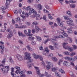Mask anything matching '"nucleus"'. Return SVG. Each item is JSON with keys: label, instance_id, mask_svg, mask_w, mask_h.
<instances>
[{"label": "nucleus", "instance_id": "obj_22", "mask_svg": "<svg viewBox=\"0 0 77 77\" xmlns=\"http://www.w3.org/2000/svg\"><path fill=\"white\" fill-rule=\"evenodd\" d=\"M59 72H61V73H62V74H65V71H64V70H63L62 69H60L59 70Z\"/></svg>", "mask_w": 77, "mask_h": 77}, {"label": "nucleus", "instance_id": "obj_25", "mask_svg": "<svg viewBox=\"0 0 77 77\" xmlns=\"http://www.w3.org/2000/svg\"><path fill=\"white\" fill-rule=\"evenodd\" d=\"M16 22H18V21H19V22H21V19L20 17H17L15 19Z\"/></svg>", "mask_w": 77, "mask_h": 77}, {"label": "nucleus", "instance_id": "obj_19", "mask_svg": "<svg viewBox=\"0 0 77 77\" xmlns=\"http://www.w3.org/2000/svg\"><path fill=\"white\" fill-rule=\"evenodd\" d=\"M17 58L19 60H23L22 57L19 55H17Z\"/></svg>", "mask_w": 77, "mask_h": 77}, {"label": "nucleus", "instance_id": "obj_23", "mask_svg": "<svg viewBox=\"0 0 77 77\" xmlns=\"http://www.w3.org/2000/svg\"><path fill=\"white\" fill-rule=\"evenodd\" d=\"M35 38L32 36H29L28 37L29 40V41H33L34 40Z\"/></svg>", "mask_w": 77, "mask_h": 77}, {"label": "nucleus", "instance_id": "obj_28", "mask_svg": "<svg viewBox=\"0 0 77 77\" xmlns=\"http://www.w3.org/2000/svg\"><path fill=\"white\" fill-rule=\"evenodd\" d=\"M45 75L46 77H51V75H48V72H46L45 73Z\"/></svg>", "mask_w": 77, "mask_h": 77}, {"label": "nucleus", "instance_id": "obj_60", "mask_svg": "<svg viewBox=\"0 0 77 77\" xmlns=\"http://www.w3.org/2000/svg\"><path fill=\"white\" fill-rule=\"evenodd\" d=\"M73 46V48H74V49H76L77 48V47L75 45H72Z\"/></svg>", "mask_w": 77, "mask_h": 77}, {"label": "nucleus", "instance_id": "obj_30", "mask_svg": "<svg viewBox=\"0 0 77 77\" xmlns=\"http://www.w3.org/2000/svg\"><path fill=\"white\" fill-rule=\"evenodd\" d=\"M12 34H8V35H7V38H8L9 39H10V38H11V37L12 36Z\"/></svg>", "mask_w": 77, "mask_h": 77}, {"label": "nucleus", "instance_id": "obj_39", "mask_svg": "<svg viewBox=\"0 0 77 77\" xmlns=\"http://www.w3.org/2000/svg\"><path fill=\"white\" fill-rule=\"evenodd\" d=\"M67 40L69 41L70 42H72V38L69 37H68L67 39Z\"/></svg>", "mask_w": 77, "mask_h": 77}, {"label": "nucleus", "instance_id": "obj_17", "mask_svg": "<svg viewBox=\"0 0 77 77\" xmlns=\"http://www.w3.org/2000/svg\"><path fill=\"white\" fill-rule=\"evenodd\" d=\"M5 48V47L4 45H0V49H2V50L1 51V54H3V51H4V49Z\"/></svg>", "mask_w": 77, "mask_h": 77}, {"label": "nucleus", "instance_id": "obj_45", "mask_svg": "<svg viewBox=\"0 0 77 77\" xmlns=\"http://www.w3.org/2000/svg\"><path fill=\"white\" fill-rule=\"evenodd\" d=\"M69 74L71 76H74V75H73V72H70L69 73Z\"/></svg>", "mask_w": 77, "mask_h": 77}, {"label": "nucleus", "instance_id": "obj_58", "mask_svg": "<svg viewBox=\"0 0 77 77\" xmlns=\"http://www.w3.org/2000/svg\"><path fill=\"white\" fill-rule=\"evenodd\" d=\"M53 57V54H49V55H48V57Z\"/></svg>", "mask_w": 77, "mask_h": 77}, {"label": "nucleus", "instance_id": "obj_7", "mask_svg": "<svg viewBox=\"0 0 77 77\" xmlns=\"http://www.w3.org/2000/svg\"><path fill=\"white\" fill-rule=\"evenodd\" d=\"M46 63L47 64V66H46V69H50L51 67H53V63L50 62H47Z\"/></svg>", "mask_w": 77, "mask_h": 77}, {"label": "nucleus", "instance_id": "obj_4", "mask_svg": "<svg viewBox=\"0 0 77 77\" xmlns=\"http://www.w3.org/2000/svg\"><path fill=\"white\" fill-rule=\"evenodd\" d=\"M63 17L66 20H68V21L66 22V23L68 26H74V24L71 23L73 22V21L72 20L70 19L68 20V19H69V17L68 16H64Z\"/></svg>", "mask_w": 77, "mask_h": 77}, {"label": "nucleus", "instance_id": "obj_21", "mask_svg": "<svg viewBox=\"0 0 77 77\" xmlns=\"http://www.w3.org/2000/svg\"><path fill=\"white\" fill-rule=\"evenodd\" d=\"M60 30H62V31H63V32L62 33V34L63 35H64V36H65V37H67L68 35L67 34H66V33L64 32L65 31H64V30H61V29H60Z\"/></svg>", "mask_w": 77, "mask_h": 77}, {"label": "nucleus", "instance_id": "obj_33", "mask_svg": "<svg viewBox=\"0 0 77 77\" xmlns=\"http://www.w3.org/2000/svg\"><path fill=\"white\" fill-rule=\"evenodd\" d=\"M63 53H64L65 55H67V56L69 55V52H68V51L64 52Z\"/></svg>", "mask_w": 77, "mask_h": 77}, {"label": "nucleus", "instance_id": "obj_11", "mask_svg": "<svg viewBox=\"0 0 77 77\" xmlns=\"http://www.w3.org/2000/svg\"><path fill=\"white\" fill-rule=\"evenodd\" d=\"M34 57V58H35V59H38L39 58L40 60H43V58L42 57V56H39L38 55H37L36 56H35V57Z\"/></svg>", "mask_w": 77, "mask_h": 77}, {"label": "nucleus", "instance_id": "obj_32", "mask_svg": "<svg viewBox=\"0 0 77 77\" xmlns=\"http://www.w3.org/2000/svg\"><path fill=\"white\" fill-rule=\"evenodd\" d=\"M5 68L7 69V72H8V71H9V66H5Z\"/></svg>", "mask_w": 77, "mask_h": 77}, {"label": "nucleus", "instance_id": "obj_46", "mask_svg": "<svg viewBox=\"0 0 77 77\" xmlns=\"http://www.w3.org/2000/svg\"><path fill=\"white\" fill-rule=\"evenodd\" d=\"M31 44L32 45H35L36 43L35 41H32L31 42Z\"/></svg>", "mask_w": 77, "mask_h": 77}, {"label": "nucleus", "instance_id": "obj_55", "mask_svg": "<svg viewBox=\"0 0 77 77\" xmlns=\"http://www.w3.org/2000/svg\"><path fill=\"white\" fill-rule=\"evenodd\" d=\"M5 62H6V59H3L2 61V63H5Z\"/></svg>", "mask_w": 77, "mask_h": 77}, {"label": "nucleus", "instance_id": "obj_13", "mask_svg": "<svg viewBox=\"0 0 77 77\" xmlns=\"http://www.w3.org/2000/svg\"><path fill=\"white\" fill-rule=\"evenodd\" d=\"M64 66H70V63H68L67 61H65L63 63Z\"/></svg>", "mask_w": 77, "mask_h": 77}, {"label": "nucleus", "instance_id": "obj_31", "mask_svg": "<svg viewBox=\"0 0 77 77\" xmlns=\"http://www.w3.org/2000/svg\"><path fill=\"white\" fill-rule=\"evenodd\" d=\"M26 47L27 48L29 51H32V49L30 47H29V46H27Z\"/></svg>", "mask_w": 77, "mask_h": 77}, {"label": "nucleus", "instance_id": "obj_56", "mask_svg": "<svg viewBox=\"0 0 77 77\" xmlns=\"http://www.w3.org/2000/svg\"><path fill=\"white\" fill-rule=\"evenodd\" d=\"M45 8H46V9H50V7H49V6H48V5H46L45 6Z\"/></svg>", "mask_w": 77, "mask_h": 77}, {"label": "nucleus", "instance_id": "obj_2", "mask_svg": "<svg viewBox=\"0 0 77 77\" xmlns=\"http://www.w3.org/2000/svg\"><path fill=\"white\" fill-rule=\"evenodd\" d=\"M25 55L24 57V59L25 60H28V61L29 62H27V63L29 62L30 63L32 62H33V59H31V57L30 56V53L26 52L25 53Z\"/></svg>", "mask_w": 77, "mask_h": 77}, {"label": "nucleus", "instance_id": "obj_9", "mask_svg": "<svg viewBox=\"0 0 77 77\" xmlns=\"http://www.w3.org/2000/svg\"><path fill=\"white\" fill-rule=\"evenodd\" d=\"M65 60H72V61H75V59L74 58H72V57H64Z\"/></svg>", "mask_w": 77, "mask_h": 77}, {"label": "nucleus", "instance_id": "obj_37", "mask_svg": "<svg viewBox=\"0 0 77 77\" xmlns=\"http://www.w3.org/2000/svg\"><path fill=\"white\" fill-rule=\"evenodd\" d=\"M36 37L38 41H41V37L38 36H36Z\"/></svg>", "mask_w": 77, "mask_h": 77}, {"label": "nucleus", "instance_id": "obj_16", "mask_svg": "<svg viewBox=\"0 0 77 77\" xmlns=\"http://www.w3.org/2000/svg\"><path fill=\"white\" fill-rule=\"evenodd\" d=\"M24 34H25V35H26L27 36H33V34H29L28 33V32L26 30H24Z\"/></svg>", "mask_w": 77, "mask_h": 77}, {"label": "nucleus", "instance_id": "obj_20", "mask_svg": "<svg viewBox=\"0 0 77 77\" xmlns=\"http://www.w3.org/2000/svg\"><path fill=\"white\" fill-rule=\"evenodd\" d=\"M72 27H71L70 28L68 29H67V32L69 33H72V30L71 29H72Z\"/></svg>", "mask_w": 77, "mask_h": 77}, {"label": "nucleus", "instance_id": "obj_43", "mask_svg": "<svg viewBox=\"0 0 77 77\" xmlns=\"http://www.w3.org/2000/svg\"><path fill=\"white\" fill-rule=\"evenodd\" d=\"M48 15L49 19H50V20H52V19H53V17H52L51 16V15H50V14H48Z\"/></svg>", "mask_w": 77, "mask_h": 77}, {"label": "nucleus", "instance_id": "obj_15", "mask_svg": "<svg viewBox=\"0 0 77 77\" xmlns=\"http://www.w3.org/2000/svg\"><path fill=\"white\" fill-rule=\"evenodd\" d=\"M34 67L36 70V74L38 75H40V70L39 69V68L35 66H34Z\"/></svg>", "mask_w": 77, "mask_h": 77}, {"label": "nucleus", "instance_id": "obj_38", "mask_svg": "<svg viewBox=\"0 0 77 77\" xmlns=\"http://www.w3.org/2000/svg\"><path fill=\"white\" fill-rule=\"evenodd\" d=\"M66 13L67 14L69 15H70V16H71V13L70 12V11H68L66 12Z\"/></svg>", "mask_w": 77, "mask_h": 77}, {"label": "nucleus", "instance_id": "obj_10", "mask_svg": "<svg viewBox=\"0 0 77 77\" xmlns=\"http://www.w3.org/2000/svg\"><path fill=\"white\" fill-rule=\"evenodd\" d=\"M63 38V35H60L59 36H55L54 37V39H53L52 38H51V39H52V40H53V41H56V39H57L58 38Z\"/></svg>", "mask_w": 77, "mask_h": 77}, {"label": "nucleus", "instance_id": "obj_14", "mask_svg": "<svg viewBox=\"0 0 77 77\" xmlns=\"http://www.w3.org/2000/svg\"><path fill=\"white\" fill-rule=\"evenodd\" d=\"M11 74L12 75V76L13 77H16V74L14 73L13 74V72L14 71V69L13 68H11Z\"/></svg>", "mask_w": 77, "mask_h": 77}, {"label": "nucleus", "instance_id": "obj_61", "mask_svg": "<svg viewBox=\"0 0 77 77\" xmlns=\"http://www.w3.org/2000/svg\"><path fill=\"white\" fill-rule=\"evenodd\" d=\"M43 18L44 20H46V15H44L43 17Z\"/></svg>", "mask_w": 77, "mask_h": 77}, {"label": "nucleus", "instance_id": "obj_6", "mask_svg": "<svg viewBox=\"0 0 77 77\" xmlns=\"http://www.w3.org/2000/svg\"><path fill=\"white\" fill-rule=\"evenodd\" d=\"M68 44V43H63V46L65 49L69 50L70 52H72V48H70L69 46H66V45Z\"/></svg>", "mask_w": 77, "mask_h": 77}, {"label": "nucleus", "instance_id": "obj_47", "mask_svg": "<svg viewBox=\"0 0 77 77\" xmlns=\"http://www.w3.org/2000/svg\"><path fill=\"white\" fill-rule=\"evenodd\" d=\"M26 25H27V26H30V22H26Z\"/></svg>", "mask_w": 77, "mask_h": 77}, {"label": "nucleus", "instance_id": "obj_51", "mask_svg": "<svg viewBox=\"0 0 77 77\" xmlns=\"http://www.w3.org/2000/svg\"><path fill=\"white\" fill-rule=\"evenodd\" d=\"M50 41V39L49 38H48L47 40H46L45 41V42H44L45 44H46L48 41Z\"/></svg>", "mask_w": 77, "mask_h": 77}, {"label": "nucleus", "instance_id": "obj_44", "mask_svg": "<svg viewBox=\"0 0 77 77\" xmlns=\"http://www.w3.org/2000/svg\"><path fill=\"white\" fill-rule=\"evenodd\" d=\"M69 2L71 3H74L76 2V1H74L72 0H69Z\"/></svg>", "mask_w": 77, "mask_h": 77}, {"label": "nucleus", "instance_id": "obj_34", "mask_svg": "<svg viewBox=\"0 0 77 77\" xmlns=\"http://www.w3.org/2000/svg\"><path fill=\"white\" fill-rule=\"evenodd\" d=\"M9 60L10 62H11V63H14V61L13 60H12V58L11 57H10Z\"/></svg>", "mask_w": 77, "mask_h": 77}, {"label": "nucleus", "instance_id": "obj_1", "mask_svg": "<svg viewBox=\"0 0 77 77\" xmlns=\"http://www.w3.org/2000/svg\"><path fill=\"white\" fill-rule=\"evenodd\" d=\"M23 9H25L26 11H29V15H31L32 13L33 14V18H35L36 17V20H38L39 17H40V15L39 14H37V13L35 11H34V9L32 8H30V6H28L26 8V7H24L23 8Z\"/></svg>", "mask_w": 77, "mask_h": 77}, {"label": "nucleus", "instance_id": "obj_26", "mask_svg": "<svg viewBox=\"0 0 77 77\" xmlns=\"http://www.w3.org/2000/svg\"><path fill=\"white\" fill-rule=\"evenodd\" d=\"M45 51H46L47 53H49V51H50V50H48V47H46L45 48V51H44V52H45Z\"/></svg>", "mask_w": 77, "mask_h": 77}, {"label": "nucleus", "instance_id": "obj_63", "mask_svg": "<svg viewBox=\"0 0 77 77\" xmlns=\"http://www.w3.org/2000/svg\"><path fill=\"white\" fill-rule=\"evenodd\" d=\"M25 15L26 17H29V14H28V13H26L25 14Z\"/></svg>", "mask_w": 77, "mask_h": 77}, {"label": "nucleus", "instance_id": "obj_18", "mask_svg": "<svg viewBox=\"0 0 77 77\" xmlns=\"http://www.w3.org/2000/svg\"><path fill=\"white\" fill-rule=\"evenodd\" d=\"M18 34L19 36H22L23 38H24V37H26V35H25L23 34L22 33V32H20L19 31H18Z\"/></svg>", "mask_w": 77, "mask_h": 77}, {"label": "nucleus", "instance_id": "obj_35", "mask_svg": "<svg viewBox=\"0 0 77 77\" xmlns=\"http://www.w3.org/2000/svg\"><path fill=\"white\" fill-rule=\"evenodd\" d=\"M22 28H23V29H26L27 28V26L26 25H22L20 26V29H22Z\"/></svg>", "mask_w": 77, "mask_h": 77}, {"label": "nucleus", "instance_id": "obj_41", "mask_svg": "<svg viewBox=\"0 0 77 77\" xmlns=\"http://www.w3.org/2000/svg\"><path fill=\"white\" fill-rule=\"evenodd\" d=\"M70 56H73L75 55V52H73L69 54Z\"/></svg>", "mask_w": 77, "mask_h": 77}, {"label": "nucleus", "instance_id": "obj_42", "mask_svg": "<svg viewBox=\"0 0 77 77\" xmlns=\"http://www.w3.org/2000/svg\"><path fill=\"white\" fill-rule=\"evenodd\" d=\"M49 48L51 49V50H54V48H53V46H52L51 45H50L49 46Z\"/></svg>", "mask_w": 77, "mask_h": 77}, {"label": "nucleus", "instance_id": "obj_24", "mask_svg": "<svg viewBox=\"0 0 77 77\" xmlns=\"http://www.w3.org/2000/svg\"><path fill=\"white\" fill-rule=\"evenodd\" d=\"M1 70L4 73H5V72H7V71H6V70L5 68H1Z\"/></svg>", "mask_w": 77, "mask_h": 77}, {"label": "nucleus", "instance_id": "obj_8", "mask_svg": "<svg viewBox=\"0 0 77 77\" xmlns=\"http://www.w3.org/2000/svg\"><path fill=\"white\" fill-rule=\"evenodd\" d=\"M32 24L33 25V26H34V25H35V28L36 29V33H38L39 30V27L38 26H37L36 25L38 24V23H37V22H34L32 23Z\"/></svg>", "mask_w": 77, "mask_h": 77}, {"label": "nucleus", "instance_id": "obj_27", "mask_svg": "<svg viewBox=\"0 0 77 77\" xmlns=\"http://www.w3.org/2000/svg\"><path fill=\"white\" fill-rule=\"evenodd\" d=\"M38 8H39V10H41L42 9L41 5L39 4L38 5Z\"/></svg>", "mask_w": 77, "mask_h": 77}, {"label": "nucleus", "instance_id": "obj_49", "mask_svg": "<svg viewBox=\"0 0 77 77\" xmlns=\"http://www.w3.org/2000/svg\"><path fill=\"white\" fill-rule=\"evenodd\" d=\"M52 71H54V72L55 71H56V69L55 68H53L51 69Z\"/></svg>", "mask_w": 77, "mask_h": 77}, {"label": "nucleus", "instance_id": "obj_62", "mask_svg": "<svg viewBox=\"0 0 77 77\" xmlns=\"http://www.w3.org/2000/svg\"><path fill=\"white\" fill-rule=\"evenodd\" d=\"M12 21L13 24H15V20H14V19H12Z\"/></svg>", "mask_w": 77, "mask_h": 77}, {"label": "nucleus", "instance_id": "obj_54", "mask_svg": "<svg viewBox=\"0 0 77 77\" xmlns=\"http://www.w3.org/2000/svg\"><path fill=\"white\" fill-rule=\"evenodd\" d=\"M27 73L28 74H32V72L31 71H28L27 72Z\"/></svg>", "mask_w": 77, "mask_h": 77}, {"label": "nucleus", "instance_id": "obj_3", "mask_svg": "<svg viewBox=\"0 0 77 77\" xmlns=\"http://www.w3.org/2000/svg\"><path fill=\"white\" fill-rule=\"evenodd\" d=\"M11 1L9 0H6V2L5 3V7H2V13H5V9H8L9 8V5L10 4Z\"/></svg>", "mask_w": 77, "mask_h": 77}, {"label": "nucleus", "instance_id": "obj_29", "mask_svg": "<svg viewBox=\"0 0 77 77\" xmlns=\"http://www.w3.org/2000/svg\"><path fill=\"white\" fill-rule=\"evenodd\" d=\"M55 74L56 75H57V76L59 77H61V75H60L58 72H55Z\"/></svg>", "mask_w": 77, "mask_h": 77}, {"label": "nucleus", "instance_id": "obj_52", "mask_svg": "<svg viewBox=\"0 0 77 77\" xmlns=\"http://www.w3.org/2000/svg\"><path fill=\"white\" fill-rule=\"evenodd\" d=\"M32 33H35V32H36V30L35 29H33L32 30Z\"/></svg>", "mask_w": 77, "mask_h": 77}, {"label": "nucleus", "instance_id": "obj_50", "mask_svg": "<svg viewBox=\"0 0 77 77\" xmlns=\"http://www.w3.org/2000/svg\"><path fill=\"white\" fill-rule=\"evenodd\" d=\"M15 26L16 28H19V29H20V26H19L18 24L15 25Z\"/></svg>", "mask_w": 77, "mask_h": 77}, {"label": "nucleus", "instance_id": "obj_57", "mask_svg": "<svg viewBox=\"0 0 77 77\" xmlns=\"http://www.w3.org/2000/svg\"><path fill=\"white\" fill-rule=\"evenodd\" d=\"M70 63V65H72V66H74V63L72 62H71Z\"/></svg>", "mask_w": 77, "mask_h": 77}, {"label": "nucleus", "instance_id": "obj_40", "mask_svg": "<svg viewBox=\"0 0 77 77\" xmlns=\"http://www.w3.org/2000/svg\"><path fill=\"white\" fill-rule=\"evenodd\" d=\"M70 8H75V4L70 5Z\"/></svg>", "mask_w": 77, "mask_h": 77}, {"label": "nucleus", "instance_id": "obj_5", "mask_svg": "<svg viewBox=\"0 0 77 77\" xmlns=\"http://www.w3.org/2000/svg\"><path fill=\"white\" fill-rule=\"evenodd\" d=\"M16 69H17L15 72L16 74H18L19 72L20 75V77H25L26 76V75L25 74H23V71H21L20 72V67L16 66L15 67Z\"/></svg>", "mask_w": 77, "mask_h": 77}, {"label": "nucleus", "instance_id": "obj_12", "mask_svg": "<svg viewBox=\"0 0 77 77\" xmlns=\"http://www.w3.org/2000/svg\"><path fill=\"white\" fill-rule=\"evenodd\" d=\"M57 21L58 22V23L59 26H61V27H62L63 26V23L62 22H60V19L59 18H57Z\"/></svg>", "mask_w": 77, "mask_h": 77}, {"label": "nucleus", "instance_id": "obj_53", "mask_svg": "<svg viewBox=\"0 0 77 77\" xmlns=\"http://www.w3.org/2000/svg\"><path fill=\"white\" fill-rule=\"evenodd\" d=\"M14 14H18V11L17 10H15L14 11Z\"/></svg>", "mask_w": 77, "mask_h": 77}, {"label": "nucleus", "instance_id": "obj_36", "mask_svg": "<svg viewBox=\"0 0 77 77\" xmlns=\"http://www.w3.org/2000/svg\"><path fill=\"white\" fill-rule=\"evenodd\" d=\"M52 59L54 62H57V59L55 57H52Z\"/></svg>", "mask_w": 77, "mask_h": 77}, {"label": "nucleus", "instance_id": "obj_48", "mask_svg": "<svg viewBox=\"0 0 77 77\" xmlns=\"http://www.w3.org/2000/svg\"><path fill=\"white\" fill-rule=\"evenodd\" d=\"M43 11L45 13H47H47H49V12L48 11L45 10V9H44L43 10Z\"/></svg>", "mask_w": 77, "mask_h": 77}, {"label": "nucleus", "instance_id": "obj_59", "mask_svg": "<svg viewBox=\"0 0 77 77\" xmlns=\"http://www.w3.org/2000/svg\"><path fill=\"white\" fill-rule=\"evenodd\" d=\"M7 32H11V29H8L7 30Z\"/></svg>", "mask_w": 77, "mask_h": 77}, {"label": "nucleus", "instance_id": "obj_64", "mask_svg": "<svg viewBox=\"0 0 77 77\" xmlns=\"http://www.w3.org/2000/svg\"><path fill=\"white\" fill-rule=\"evenodd\" d=\"M20 16L21 17H22L23 18V19H25V18H26V16H23L22 15H21Z\"/></svg>", "mask_w": 77, "mask_h": 77}]
</instances>
